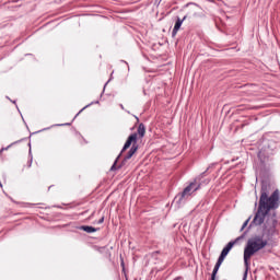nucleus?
I'll return each mask as SVG.
<instances>
[{"label":"nucleus","instance_id":"1","mask_svg":"<svg viewBox=\"0 0 280 280\" xmlns=\"http://www.w3.org/2000/svg\"><path fill=\"white\" fill-rule=\"evenodd\" d=\"M280 207V191L275 189L272 184L268 180L261 182L260 198L258 200V208L250 226H261V224H271L277 226V210Z\"/></svg>","mask_w":280,"mask_h":280},{"label":"nucleus","instance_id":"2","mask_svg":"<svg viewBox=\"0 0 280 280\" xmlns=\"http://www.w3.org/2000/svg\"><path fill=\"white\" fill-rule=\"evenodd\" d=\"M277 233V225H271L270 223H262V233L258 235L252 236L244 248V264H245V272L246 279H248V261H250V257L255 255V253H259L262 248L268 246V242L275 237Z\"/></svg>","mask_w":280,"mask_h":280},{"label":"nucleus","instance_id":"3","mask_svg":"<svg viewBox=\"0 0 280 280\" xmlns=\"http://www.w3.org/2000/svg\"><path fill=\"white\" fill-rule=\"evenodd\" d=\"M214 164H210L207 170L201 173L199 176H197L182 192H179L176 197L175 200H177V205H183L185 202L186 198H189L191 194L198 191L202 185H209L210 180L209 179H202L205 176H207V172L209 170L213 168Z\"/></svg>","mask_w":280,"mask_h":280},{"label":"nucleus","instance_id":"4","mask_svg":"<svg viewBox=\"0 0 280 280\" xmlns=\"http://www.w3.org/2000/svg\"><path fill=\"white\" fill-rule=\"evenodd\" d=\"M131 145H137V133H131L125 142L119 155L116 158L114 164L110 167V172H117V162L121 159V154L125 153Z\"/></svg>","mask_w":280,"mask_h":280},{"label":"nucleus","instance_id":"5","mask_svg":"<svg viewBox=\"0 0 280 280\" xmlns=\"http://www.w3.org/2000/svg\"><path fill=\"white\" fill-rule=\"evenodd\" d=\"M137 150H139V144H132V147L128 151L127 155L124 158L121 164L116 166V170H121V167H124V165H126V162L130 161V159H132V156H135Z\"/></svg>","mask_w":280,"mask_h":280},{"label":"nucleus","instance_id":"6","mask_svg":"<svg viewBox=\"0 0 280 280\" xmlns=\"http://www.w3.org/2000/svg\"><path fill=\"white\" fill-rule=\"evenodd\" d=\"M238 240H242V236H238L237 238H235L234 241L229 242L225 247L222 249L220 257H222L223 259H226V256L229 255V253H231V250L233 249V247L236 245V243L238 242Z\"/></svg>","mask_w":280,"mask_h":280},{"label":"nucleus","instance_id":"7","mask_svg":"<svg viewBox=\"0 0 280 280\" xmlns=\"http://www.w3.org/2000/svg\"><path fill=\"white\" fill-rule=\"evenodd\" d=\"M186 20H187V15H185L182 20L180 18H177L174 28L172 31L173 38L178 34V30H180V27L183 26V22H185Z\"/></svg>","mask_w":280,"mask_h":280},{"label":"nucleus","instance_id":"8","mask_svg":"<svg viewBox=\"0 0 280 280\" xmlns=\"http://www.w3.org/2000/svg\"><path fill=\"white\" fill-rule=\"evenodd\" d=\"M223 262H224V258H222V256H219V258L214 265V268L212 270L210 280H215V277H218V270H220V266H222Z\"/></svg>","mask_w":280,"mask_h":280},{"label":"nucleus","instance_id":"9","mask_svg":"<svg viewBox=\"0 0 280 280\" xmlns=\"http://www.w3.org/2000/svg\"><path fill=\"white\" fill-rule=\"evenodd\" d=\"M136 135L137 139H143L145 137V125L143 122L139 124Z\"/></svg>","mask_w":280,"mask_h":280},{"label":"nucleus","instance_id":"10","mask_svg":"<svg viewBox=\"0 0 280 280\" xmlns=\"http://www.w3.org/2000/svg\"><path fill=\"white\" fill-rule=\"evenodd\" d=\"M80 231H84L85 233H97V229L91 225H82L80 226Z\"/></svg>","mask_w":280,"mask_h":280},{"label":"nucleus","instance_id":"11","mask_svg":"<svg viewBox=\"0 0 280 280\" xmlns=\"http://www.w3.org/2000/svg\"><path fill=\"white\" fill-rule=\"evenodd\" d=\"M22 141H23V140L15 141V142L9 144L7 148L0 149V156H1V154H3V152L10 150V148H12V145H16V143H21Z\"/></svg>","mask_w":280,"mask_h":280},{"label":"nucleus","instance_id":"12","mask_svg":"<svg viewBox=\"0 0 280 280\" xmlns=\"http://www.w3.org/2000/svg\"><path fill=\"white\" fill-rule=\"evenodd\" d=\"M248 222H250V219H247V220L243 223V225H242V228H241V231H244V230L246 229V226H248Z\"/></svg>","mask_w":280,"mask_h":280},{"label":"nucleus","instance_id":"13","mask_svg":"<svg viewBox=\"0 0 280 280\" xmlns=\"http://www.w3.org/2000/svg\"><path fill=\"white\" fill-rule=\"evenodd\" d=\"M97 224H104V217H102V218L98 220Z\"/></svg>","mask_w":280,"mask_h":280},{"label":"nucleus","instance_id":"14","mask_svg":"<svg viewBox=\"0 0 280 280\" xmlns=\"http://www.w3.org/2000/svg\"><path fill=\"white\" fill-rule=\"evenodd\" d=\"M85 108H89V105H86L85 107H83V108L77 114V117H78V115H80V113H82Z\"/></svg>","mask_w":280,"mask_h":280},{"label":"nucleus","instance_id":"15","mask_svg":"<svg viewBox=\"0 0 280 280\" xmlns=\"http://www.w3.org/2000/svg\"><path fill=\"white\" fill-rule=\"evenodd\" d=\"M247 271L244 272L243 280H246Z\"/></svg>","mask_w":280,"mask_h":280},{"label":"nucleus","instance_id":"16","mask_svg":"<svg viewBox=\"0 0 280 280\" xmlns=\"http://www.w3.org/2000/svg\"><path fill=\"white\" fill-rule=\"evenodd\" d=\"M28 167H32V161L28 162Z\"/></svg>","mask_w":280,"mask_h":280},{"label":"nucleus","instance_id":"17","mask_svg":"<svg viewBox=\"0 0 280 280\" xmlns=\"http://www.w3.org/2000/svg\"><path fill=\"white\" fill-rule=\"evenodd\" d=\"M0 187L3 188V184L0 182Z\"/></svg>","mask_w":280,"mask_h":280},{"label":"nucleus","instance_id":"18","mask_svg":"<svg viewBox=\"0 0 280 280\" xmlns=\"http://www.w3.org/2000/svg\"><path fill=\"white\" fill-rule=\"evenodd\" d=\"M13 104H16V101H11Z\"/></svg>","mask_w":280,"mask_h":280},{"label":"nucleus","instance_id":"19","mask_svg":"<svg viewBox=\"0 0 280 280\" xmlns=\"http://www.w3.org/2000/svg\"><path fill=\"white\" fill-rule=\"evenodd\" d=\"M135 117H136L137 121H139V117H137V116H135Z\"/></svg>","mask_w":280,"mask_h":280},{"label":"nucleus","instance_id":"20","mask_svg":"<svg viewBox=\"0 0 280 280\" xmlns=\"http://www.w3.org/2000/svg\"><path fill=\"white\" fill-rule=\"evenodd\" d=\"M106 84H108V83H106ZM106 84L104 85V89H106Z\"/></svg>","mask_w":280,"mask_h":280},{"label":"nucleus","instance_id":"21","mask_svg":"<svg viewBox=\"0 0 280 280\" xmlns=\"http://www.w3.org/2000/svg\"><path fill=\"white\" fill-rule=\"evenodd\" d=\"M120 108H124V105H120Z\"/></svg>","mask_w":280,"mask_h":280}]
</instances>
